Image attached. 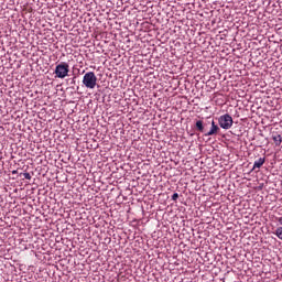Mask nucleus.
Listing matches in <instances>:
<instances>
[{"label": "nucleus", "mask_w": 282, "mask_h": 282, "mask_svg": "<svg viewBox=\"0 0 282 282\" xmlns=\"http://www.w3.org/2000/svg\"><path fill=\"white\" fill-rule=\"evenodd\" d=\"M97 83H98V77L96 76V73L88 72L84 75L83 85L87 89H96Z\"/></svg>", "instance_id": "nucleus-1"}, {"label": "nucleus", "mask_w": 282, "mask_h": 282, "mask_svg": "<svg viewBox=\"0 0 282 282\" xmlns=\"http://www.w3.org/2000/svg\"><path fill=\"white\" fill-rule=\"evenodd\" d=\"M54 74L55 78H67L69 76V64L67 62H61L56 65Z\"/></svg>", "instance_id": "nucleus-2"}, {"label": "nucleus", "mask_w": 282, "mask_h": 282, "mask_svg": "<svg viewBox=\"0 0 282 282\" xmlns=\"http://www.w3.org/2000/svg\"><path fill=\"white\" fill-rule=\"evenodd\" d=\"M218 124L221 129H231L232 124H234V120L232 117L228 113L223 115L218 118Z\"/></svg>", "instance_id": "nucleus-3"}, {"label": "nucleus", "mask_w": 282, "mask_h": 282, "mask_svg": "<svg viewBox=\"0 0 282 282\" xmlns=\"http://www.w3.org/2000/svg\"><path fill=\"white\" fill-rule=\"evenodd\" d=\"M219 131H220L219 126H217L215 123V121H212V128L207 133H205V135L206 137L217 135V133H219Z\"/></svg>", "instance_id": "nucleus-4"}, {"label": "nucleus", "mask_w": 282, "mask_h": 282, "mask_svg": "<svg viewBox=\"0 0 282 282\" xmlns=\"http://www.w3.org/2000/svg\"><path fill=\"white\" fill-rule=\"evenodd\" d=\"M272 140H273L275 147H281V144H282V137H281V134L273 133L272 134Z\"/></svg>", "instance_id": "nucleus-5"}, {"label": "nucleus", "mask_w": 282, "mask_h": 282, "mask_svg": "<svg viewBox=\"0 0 282 282\" xmlns=\"http://www.w3.org/2000/svg\"><path fill=\"white\" fill-rule=\"evenodd\" d=\"M263 164H265V158H260L258 161H254L252 171H254V169H261Z\"/></svg>", "instance_id": "nucleus-6"}, {"label": "nucleus", "mask_w": 282, "mask_h": 282, "mask_svg": "<svg viewBox=\"0 0 282 282\" xmlns=\"http://www.w3.org/2000/svg\"><path fill=\"white\" fill-rule=\"evenodd\" d=\"M196 129L200 133H204V121H202V120L196 121Z\"/></svg>", "instance_id": "nucleus-7"}, {"label": "nucleus", "mask_w": 282, "mask_h": 282, "mask_svg": "<svg viewBox=\"0 0 282 282\" xmlns=\"http://www.w3.org/2000/svg\"><path fill=\"white\" fill-rule=\"evenodd\" d=\"M273 235H275V237L282 241V227H278Z\"/></svg>", "instance_id": "nucleus-8"}, {"label": "nucleus", "mask_w": 282, "mask_h": 282, "mask_svg": "<svg viewBox=\"0 0 282 282\" xmlns=\"http://www.w3.org/2000/svg\"><path fill=\"white\" fill-rule=\"evenodd\" d=\"M178 198H180V194L174 193V194L172 195V200H173V202H177Z\"/></svg>", "instance_id": "nucleus-9"}, {"label": "nucleus", "mask_w": 282, "mask_h": 282, "mask_svg": "<svg viewBox=\"0 0 282 282\" xmlns=\"http://www.w3.org/2000/svg\"><path fill=\"white\" fill-rule=\"evenodd\" d=\"M23 177L25 180H32V175L30 173H28V172L23 174Z\"/></svg>", "instance_id": "nucleus-10"}, {"label": "nucleus", "mask_w": 282, "mask_h": 282, "mask_svg": "<svg viewBox=\"0 0 282 282\" xmlns=\"http://www.w3.org/2000/svg\"><path fill=\"white\" fill-rule=\"evenodd\" d=\"M276 221L280 224V226H282V217H278Z\"/></svg>", "instance_id": "nucleus-11"}]
</instances>
